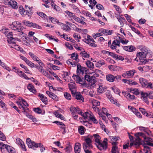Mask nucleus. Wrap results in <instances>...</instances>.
Here are the masks:
<instances>
[{
    "label": "nucleus",
    "instance_id": "f257e3e1",
    "mask_svg": "<svg viewBox=\"0 0 153 153\" xmlns=\"http://www.w3.org/2000/svg\"><path fill=\"white\" fill-rule=\"evenodd\" d=\"M21 24L19 22H14L11 25V28L13 30L19 32V35H22L24 34L23 32L24 29L23 27L21 26Z\"/></svg>",
    "mask_w": 153,
    "mask_h": 153
},
{
    "label": "nucleus",
    "instance_id": "f03ea898",
    "mask_svg": "<svg viewBox=\"0 0 153 153\" xmlns=\"http://www.w3.org/2000/svg\"><path fill=\"white\" fill-rule=\"evenodd\" d=\"M70 110L72 116L75 119H77L78 117L77 114H80L82 113L81 110L78 107L75 108L71 106L70 108Z\"/></svg>",
    "mask_w": 153,
    "mask_h": 153
},
{
    "label": "nucleus",
    "instance_id": "7ed1b4c3",
    "mask_svg": "<svg viewBox=\"0 0 153 153\" xmlns=\"http://www.w3.org/2000/svg\"><path fill=\"white\" fill-rule=\"evenodd\" d=\"M136 72V71L134 70H130L126 71L123 73L122 76L124 78H131L133 77L134 73Z\"/></svg>",
    "mask_w": 153,
    "mask_h": 153
},
{
    "label": "nucleus",
    "instance_id": "20e7f679",
    "mask_svg": "<svg viewBox=\"0 0 153 153\" xmlns=\"http://www.w3.org/2000/svg\"><path fill=\"white\" fill-rule=\"evenodd\" d=\"M107 139L104 138L102 142L101 141L100 143L96 144L97 148L101 151L105 150L107 148Z\"/></svg>",
    "mask_w": 153,
    "mask_h": 153
},
{
    "label": "nucleus",
    "instance_id": "39448f33",
    "mask_svg": "<svg viewBox=\"0 0 153 153\" xmlns=\"http://www.w3.org/2000/svg\"><path fill=\"white\" fill-rule=\"evenodd\" d=\"M135 136L136 138H140V137H143L144 138L145 142L150 141L153 142V139L150 137H147L146 135L141 132H138L135 134Z\"/></svg>",
    "mask_w": 153,
    "mask_h": 153
},
{
    "label": "nucleus",
    "instance_id": "423d86ee",
    "mask_svg": "<svg viewBox=\"0 0 153 153\" xmlns=\"http://www.w3.org/2000/svg\"><path fill=\"white\" fill-rule=\"evenodd\" d=\"M141 139L140 138H136V140L134 141H132L130 145V147L133 146L136 148H138L140 145H142L143 146V144H145L141 143Z\"/></svg>",
    "mask_w": 153,
    "mask_h": 153
},
{
    "label": "nucleus",
    "instance_id": "0eeeda50",
    "mask_svg": "<svg viewBox=\"0 0 153 153\" xmlns=\"http://www.w3.org/2000/svg\"><path fill=\"white\" fill-rule=\"evenodd\" d=\"M22 23L28 27H32L33 28L40 29V27L36 23H33L29 21L24 20Z\"/></svg>",
    "mask_w": 153,
    "mask_h": 153
},
{
    "label": "nucleus",
    "instance_id": "6e6552de",
    "mask_svg": "<svg viewBox=\"0 0 153 153\" xmlns=\"http://www.w3.org/2000/svg\"><path fill=\"white\" fill-rule=\"evenodd\" d=\"M102 73V72L101 70L97 69L92 70V72H90L89 74L91 75V77L94 78L98 77Z\"/></svg>",
    "mask_w": 153,
    "mask_h": 153
},
{
    "label": "nucleus",
    "instance_id": "1a4fd4ad",
    "mask_svg": "<svg viewBox=\"0 0 153 153\" xmlns=\"http://www.w3.org/2000/svg\"><path fill=\"white\" fill-rule=\"evenodd\" d=\"M39 64L40 65L39 66H36L35 67L44 75L48 76V72L43 68V67L45 66L44 64L43 63V65H42L41 64Z\"/></svg>",
    "mask_w": 153,
    "mask_h": 153
},
{
    "label": "nucleus",
    "instance_id": "9d476101",
    "mask_svg": "<svg viewBox=\"0 0 153 153\" xmlns=\"http://www.w3.org/2000/svg\"><path fill=\"white\" fill-rule=\"evenodd\" d=\"M98 31L102 34V35L105 36L111 35L113 33V30H110L108 29H105L104 28H100L98 30Z\"/></svg>",
    "mask_w": 153,
    "mask_h": 153
},
{
    "label": "nucleus",
    "instance_id": "9b49d317",
    "mask_svg": "<svg viewBox=\"0 0 153 153\" xmlns=\"http://www.w3.org/2000/svg\"><path fill=\"white\" fill-rule=\"evenodd\" d=\"M16 143L24 151H26V149L23 141L20 138H17L16 140Z\"/></svg>",
    "mask_w": 153,
    "mask_h": 153
},
{
    "label": "nucleus",
    "instance_id": "f8f14e48",
    "mask_svg": "<svg viewBox=\"0 0 153 153\" xmlns=\"http://www.w3.org/2000/svg\"><path fill=\"white\" fill-rule=\"evenodd\" d=\"M147 53H142L139 52L137 54V57H138L141 62H144L146 58Z\"/></svg>",
    "mask_w": 153,
    "mask_h": 153
},
{
    "label": "nucleus",
    "instance_id": "ddd939ff",
    "mask_svg": "<svg viewBox=\"0 0 153 153\" xmlns=\"http://www.w3.org/2000/svg\"><path fill=\"white\" fill-rule=\"evenodd\" d=\"M29 54L33 60L36 61L39 64H41L42 65H43V63L36 55L31 52H30L29 53Z\"/></svg>",
    "mask_w": 153,
    "mask_h": 153
},
{
    "label": "nucleus",
    "instance_id": "4468645a",
    "mask_svg": "<svg viewBox=\"0 0 153 153\" xmlns=\"http://www.w3.org/2000/svg\"><path fill=\"white\" fill-rule=\"evenodd\" d=\"M77 74L78 75L79 74H83L84 72L85 71V68L84 67H82L79 64H77Z\"/></svg>",
    "mask_w": 153,
    "mask_h": 153
},
{
    "label": "nucleus",
    "instance_id": "2eb2a0df",
    "mask_svg": "<svg viewBox=\"0 0 153 153\" xmlns=\"http://www.w3.org/2000/svg\"><path fill=\"white\" fill-rule=\"evenodd\" d=\"M69 88L72 94H74L76 92V84L75 83L70 82L68 84Z\"/></svg>",
    "mask_w": 153,
    "mask_h": 153
},
{
    "label": "nucleus",
    "instance_id": "dca6fc26",
    "mask_svg": "<svg viewBox=\"0 0 153 153\" xmlns=\"http://www.w3.org/2000/svg\"><path fill=\"white\" fill-rule=\"evenodd\" d=\"M137 48L140 50L142 53H150L149 49L146 46L143 45H139L137 47Z\"/></svg>",
    "mask_w": 153,
    "mask_h": 153
},
{
    "label": "nucleus",
    "instance_id": "f3484780",
    "mask_svg": "<svg viewBox=\"0 0 153 153\" xmlns=\"http://www.w3.org/2000/svg\"><path fill=\"white\" fill-rule=\"evenodd\" d=\"M139 128L140 130L144 131L148 136L150 137L152 136L151 131L148 128L141 126H139Z\"/></svg>",
    "mask_w": 153,
    "mask_h": 153
},
{
    "label": "nucleus",
    "instance_id": "a211bd4d",
    "mask_svg": "<svg viewBox=\"0 0 153 153\" xmlns=\"http://www.w3.org/2000/svg\"><path fill=\"white\" fill-rule=\"evenodd\" d=\"M93 137V136L91 135H89L87 136H86L85 137V143L88 144H89V146L90 147L91 145H92V139Z\"/></svg>",
    "mask_w": 153,
    "mask_h": 153
},
{
    "label": "nucleus",
    "instance_id": "6ab92c4d",
    "mask_svg": "<svg viewBox=\"0 0 153 153\" xmlns=\"http://www.w3.org/2000/svg\"><path fill=\"white\" fill-rule=\"evenodd\" d=\"M111 153H119V149L115 143H112Z\"/></svg>",
    "mask_w": 153,
    "mask_h": 153
},
{
    "label": "nucleus",
    "instance_id": "aec40b11",
    "mask_svg": "<svg viewBox=\"0 0 153 153\" xmlns=\"http://www.w3.org/2000/svg\"><path fill=\"white\" fill-rule=\"evenodd\" d=\"M46 92V94H47L51 98L54 100L56 101L58 100V97L57 96L54 94L49 91H47Z\"/></svg>",
    "mask_w": 153,
    "mask_h": 153
},
{
    "label": "nucleus",
    "instance_id": "412c9836",
    "mask_svg": "<svg viewBox=\"0 0 153 153\" xmlns=\"http://www.w3.org/2000/svg\"><path fill=\"white\" fill-rule=\"evenodd\" d=\"M38 96L40 97L41 101L45 105L48 103V100L47 98L45 95L42 94H39Z\"/></svg>",
    "mask_w": 153,
    "mask_h": 153
},
{
    "label": "nucleus",
    "instance_id": "4be33fe9",
    "mask_svg": "<svg viewBox=\"0 0 153 153\" xmlns=\"http://www.w3.org/2000/svg\"><path fill=\"white\" fill-rule=\"evenodd\" d=\"M75 153H80L81 150V146L79 143H77L75 144L74 148Z\"/></svg>",
    "mask_w": 153,
    "mask_h": 153
},
{
    "label": "nucleus",
    "instance_id": "5701e85b",
    "mask_svg": "<svg viewBox=\"0 0 153 153\" xmlns=\"http://www.w3.org/2000/svg\"><path fill=\"white\" fill-rule=\"evenodd\" d=\"M8 4L13 8L17 9L18 8V6L17 5L16 2L14 0H10L8 1Z\"/></svg>",
    "mask_w": 153,
    "mask_h": 153
},
{
    "label": "nucleus",
    "instance_id": "b1692460",
    "mask_svg": "<svg viewBox=\"0 0 153 153\" xmlns=\"http://www.w3.org/2000/svg\"><path fill=\"white\" fill-rule=\"evenodd\" d=\"M24 10V15H29L31 13V9L30 7L25 5Z\"/></svg>",
    "mask_w": 153,
    "mask_h": 153
},
{
    "label": "nucleus",
    "instance_id": "393cba45",
    "mask_svg": "<svg viewBox=\"0 0 153 153\" xmlns=\"http://www.w3.org/2000/svg\"><path fill=\"white\" fill-rule=\"evenodd\" d=\"M148 95V94H142L141 99L146 104L149 105V102L148 101V99L147 97Z\"/></svg>",
    "mask_w": 153,
    "mask_h": 153
},
{
    "label": "nucleus",
    "instance_id": "a878e982",
    "mask_svg": "<svg viewBox=\"0 0 153 153\" xmlns=\"http://www.w3.org/2000/svg\"><path fill=\"white\" fill-rule=\"evenodd\" d=\"M16 40L19 42L21 41L18 38H14L13 37L10 39H8L7 41L10 45H13L14 44H16L15 41Z\"/></svg>",
    "mask_w": 153,
    "mask_h": 153
},
{
    "label": "nucleus",
    "instance_id": "bb28decb",
    "mask_svg": "<svg viewBox=\"0 0 153 153\" xmlns=\"http://www.w3.org/2000/svg\"><path fill=\"white\" fill-rule=\"evenodd\" d=\"M92 113L90 111L85 112L84 113L82 112V114H80L85 119H90L91 115Z\"/></svg>",
    "mask_w": 153,
    "mask_h": 153
},
{
    "label": "nucleus",
    "instance_id": "cd10ccee",
    "mask_svg": "<svg viewBox=\"0 0 153 153\" xmlns=\"http://www.w3.org/2000/svg\"><path fill=\"white\" fill-rule=\"evenodd\" d=\"M75 98L79 102H82L84 101V99L80 93H76Z\"/></svg>",
    "mask_w": 153,
    "mask_h": 153
},
{
    "label": "nucleus",
    "instance_id": "c85d7f7f",
    "mask_svg": "<svg viewBox=\"0 0 153 153\" xmlns=\"http://www.w3.org/2000/svg\"><path fill=\"white\" fill-rule=\"evenodd\" d=\"M94 137L95 141L96 143V144H98L102 141L101 140L100 136L98 134H94L93 135Z\"/></svg>",
    "mask_w": 153,
    "mask_h": 153
},
{
    "label": "nucleus",
    "instance_id": "c756f323",
    "mask_svg": "<svg viewBox=\"0 0 153 153\" xmlns=\"http://www.w3.org/2000/svg\"><path fill=\"white\" fill-rule=\"evenodd\" d=\"M106 78L107 80L110 82H113L114 81V76L111 74L106 75Z\"/></svg>",
    "mask_w": 153,
    "mask_h": 153
},
{
    "label": "nucleus",
    "instance_id": "7c9ffc66",
    "mask_svg": "<svg viewBox=\"0 0 153 153\" xmlns=\"http://www.w3.org/2000/svg\"><path fill=\"white\" fill-rule=\"evenodd\" d=\"M16 72L18 75L21 77L23 78L26 79H29V78L22 71H17Z\"/></svg>",
    "mask_w": 153,
    "mask_h": 153
},
{
    "label": "nucleus",
    "instance_id": "2f4dec72",
    "mask_svg": "<svg viewBox=\"0 0 153 153\" xmlns=\"http://www.w3.org/2000/svg\"><path fill=\"white\" fill-rule=\"evenodd\" d=\"M59 25L61 26L62 29L65 30L69 31L71 30L70 27L65 24L61 22Z\"/></svg>",
    "mask_w": 153,
    "mask_h": 153
},
{
    "label": "nucleus",
    "instance_id": "473e14b6",
    "mask_svg": "<svg viewBox=\"0 0 153 153\" xmlns=\"http://www.w3.org/2000/svg\"><path fill=\"white\" fill-rule=\"evenodd\" d=\"M106 88L104 85L100 84L99 87L97 88V91L98 92L102 93L104 92Z\"/></svg>",
    "mask_w": 153,
    "mask_h": 153
},
{
    "label": "nucleus",
    "instance_id": "72a5a7b5",
    "mask_svg": "<svg viewBox=\"0 0 153 153\" xmlns=\"http://www.w3.org/2000/svg\"><path fill=\"white\" fill-rule=\"evenodd\" d=\"M0 65L4 68L9 71H10L11 70V68H10L5 63L2 62L1 60L0 62Z\"/></svg>",
    "mask_w": 153,
    "mask_h": 153
},
{
    "label": "nucleus",
    "instance_id": "f704fd0d",
    "mask_svg": "<svg viewBox=\"0 0 153 153\" xmlns=\"http://www.w3.org/2000/svg\"><path fill=\"white\" fill-rule=\"evenodd\" d=\"M139 80L141 85L144 87L147 85V83L148 82V80L142 77L140 78Z\"/></svg>",
    "mask_w": 153,
    "mask_h": 153
},
{
    "label": "nucleus",
    "instance_id": "c9c22d12",
    "mask_svg": "<svg viewBox=\"0 0 153 153\" xmlns=\"http://www.w3.org/2000/svg\"><path fill=\"white\" fill-rule=\"evenodd\" d=\"M109 138L112 142V143H116V145H117L118 143L116 142L118 140L120 139V137L117 136L110 137H109Z\"/></svg>",
    "mask_w": 153,
    "mask_h": 153
},
{
    "label": "nucleus",
    "instance_id": "e433bc0d",
    "mask_svg": "<svg viewBox=\"0 0 153 153\" xmlns=\"http://www.w3.org/2000/svg\"><path fill=\"white\" fill-rule=\"evenodd\" d=\"M143 150L145 153H152L150 151V148L147 146L145 144H143Z\"/></svg>",
    "mask_w": 153,
    "mask_h": 153
},
{
    "label": "nucleus",
    "instance_id": "4c0bfd02",
    "mask_svg": "<svg viewBox=\"0 0 153 153\" xmlns=\"http://www.w3.org/2000/svg\"><path fill=\"white\" fill-rule=\"evenodd\" d=\"M27 88L31 92L35 93L36 92V91L34 86L31 84H29L27 86Z\"/></svg>",
    "mask_w": 153,
    "mask_h": 153
},
{
    "label": "nucleus",
    "instance_id": "58836bf2",
    "mask_svg": "<svg viewBox=\"0 0 153 153\" xmlns=\"http://www.w3.org/2000/svg\"><path fill=\"white\" fill-rule=\"evenodd\" d=\"M123 49L129 52H131L135 50L134 47L132 45L124 47Z\"/></svg>",
    "mask_w": 153,
    "mask_h": 153
},
{
    "label": "nucleus",
    "instance_id": "ea45409f",
    "mask_svg": "<svg viewBox=\"0 0 153 153\" xmlns=\"http://www.w3.org/2000/svg\"><path fill=\"white\" fill-rule=\"evenodd\" d=\"M53 114L55 115L56 117L57 118H60L61 120H64V117L61 114H59L58 111L57 110L54 112Z\"/></svg>",
    "mask_w": 153,
    "mask_h": 153
},
{
    "label": "nucleus",
    "instance_id": "a19ab883",
    "mask_svg": "<svg viewBox=\"0 0 153 153\" xmlns=\"http://www.w3.org/2000/svg\"><path fill=\"white\" fill-rule=\"evenodd\" d=\"M78 55L76 53H74L71 54V58L76 61H79V60L78 59Z\"/></svg>",
    "mask_w": 153,
    "mask_h": 153
},
{
    "label": "nucleus",
    "instance_id": "79ce46f5",
    "mask_svg": "<svg viewBox=\"0 0 153 153\" xmlns=\"http://www.w3.org/2000/svg\"><path fill=\"white\" fill-rule=\"evenodd\" d=\"M9 46H10L11 48H13L17 51H20L21 52L23 51V50L19 45H16V44L13 45H10Z\"/></svg>",
    "mask_w": 153,
    "mask_h": 153
},
{
    "label": "nucleus",
    "instance_id": "37998d69",
    "mask_svg": "<svg viewBox=\"0 0 153 153\" xmlns=\"http://www.w3.org/2000/svg\"><path fill=\"white\" fill-rule=\"evenodd\" d=\"M105 64V61L103 60L102 59L99 60L96 64V66L97 67L99 68Z\"/></svg>",
    "mask_w": 153,
    "mask_h": 153
},
{
    "label": "nucleus",
    "instance_id": "c03bdc74",
    "mask_svg": "<svg viewBox=\"0 0 153 153\" xmlns=\"http://www.w3.org/2000/svg\"><path fill=\"white\" fill-rule=\"evenodd\" d=\"M27 145L29 148H32L34 147L35 148H37L38 146L37 143H36L34 141H31V142L28 143Z\"/></svg>",
    "mask_w": 153,
    "mask_h": 153
},
{
    "label": "nucleus",
    "instance_id": "a18cd8bd",
    "mask_svg": "<svg viewBox=\"0 0 153 153\" xmlns=\"http://www.w3.org/2000/svg\"><path fill=\"white\" fill-rule=\"evenodd\" d=\"M85 129L82 126H79L78 127V131L79 133L81 135L84 134Z\"/></svg>",
    "mask_w": 153,
    "mask_h": 153
},
{
    "label": "nucleus",
    "instance_id": "49530a36",
    "mask_svg": "<svg viewBox=\"0 0 153 153\" xmlns=\"http://www.w3.org/2000/svg\"><path fill=\"white\" fill-rule=\"evenodd\" d=\"M6 149L9 153H16L14 149L9 145H7Z\"/></svg>",
    "mask_w": 153,
    "mask_h": 153
},
{
    "label": "nucleus",
    "instance_id": "de8ad7c7",
    "mask_svg": "<svg viewBox=\"0 0 153 153\" xmlns=\"http://www.w3.org/2000/svg\"><path fill=\"white\" fill-rule=\"evenodd\" d=\"M73 19H74L77 22L80 23L83 25H85L86 24V23L83 21V20L80 19V18L77 17L76 16L74 17V18Z\"/></svg>",
    "mask_w": 153,
    "mask_h": 153
},
{
    "label": "nucleus",
    "instance_id": "09e8293b",
    "mask_svg": "<svg viewBox=\"0 0 153 153\" xmlns=\"http://www.w3.org/2000/svg\"><path fill=\"white\" fill-rule=\"evenodd\" d=\"M3 33L9 39H10L13 37V33L11 32L8 33V32H6V31H3Z\"/></svg>",
    "mask_w": 153,
    "mask_h": 153
},
{
    "label": "nucleus",
    "instance_id": "8fccbe9b",
    "mask_svg": "<svg viewBox=\"0 0 153 153\" xmlns=\"http://www.w3.org/2000/svg\"><path fill=\"white\" fill-rule=\"evenodd\" d=\"M86 64L88 67L89 68L93 69L94 68V64L89 61H87L86 62Z\"/></svg>",
    "mask_w": 153,
    "mask_h": 153
},
{
    "label": "nucleus",
    "instance_id": "3c124183",
    "mask_svg": "<svg viewBox=\"0 0 153 153\" xmlns=\"http://www.w3.org/2000/svg\"><path fill=\"white\" fill-rule=\"evenodd\" d=\"M26 115L29 119L31 120L34 122H36L37 121L36 119L32 115L26 113Z\"/></svg>",
    "mask_w": 153,
    "mask_h": 153
},
{
    "label": "nucleus",
    "instance_id": "603ef678",
    "mask_svg": "<svg viewBox=\"0 0 153 153\" xmlns=\"http://www.w3.org/2000/svg\"><path fill=\"white\" fill-rule=\"evenodd\" d=\"M89 2L90 4H89V6L92 9H93V7L95 6L96 4L97 3L95 0H90Z\"/></svg>",
    "mask_w": 153,
    "mask_h": 153
},
{
    "label": "nucleus",
    "instance_id": "864d4df0",
    "mask_svg": "<svg viewBox=\"0 0 153 153\" xmlns=\"http://www.w3.org/2000/svg\"><path fill=\"white\" fill-rule=\"evenodd\" d=\"M49 18L52 23L54 24L56 23L57 24L59 25V23H61L59 22V21L56 19L54 18L51 16L49 17Z\"/></svg>",
    "mask_w": 153,
    "mask_h": 153
},
{
    "label": "nucleus",
    "instance_id": "5fc2aeb1",
    "mask_svg": "<svg viewBox=\"0 0 153 153\" xmlns=\"http://www.w3.org/2000/svg\"><path fill=\"white\" fill-rule=\"evenodd\" d=\"M89 85L91 87H93L95 85L96 80L94 79H90V81L89 82Z\"/></svg>",
    "mask_w": 153,
    "mask_h": 153
},
{
    "label": "nucleus",
    "instance_id": "6e6d98bb",
    "mask_svg": "<svg viewBox=\"0 0 153 153\" xmlns=\"http://www.w3.org/2000/svg\"><path fill=\"white\" fill-rule=\"evenodd\" d=\"M89 119L94 123L97 124L98 123V121L96 119L93 114H92L91 115Z\"/></svg>",
    "mask_w": 153,
    "mask_h": 153
},
{
    "label": "nucleus",
    "instance_id": "4d7b16f0",
    "mask_svg": "<svg viewBox=\"0 0 153 153\" xmlns=\"http://www.w3.org/2000/svg\"><path fill=\"white\" fill-rule=\"evenodd\" d=\"M79 61H74L72 62L71 61V59H68L67 61V63L68 64H71V65H72L73 66H75L77 64V63Z\"/></svg>",
    "mask_w": 153,
    "mask_h": 153
},
{
    "label": "nucleus",
    "instance_id": "13d9d810",
    "mask_svg": "<svg viewBox=\"0 0 153 153\" xmlns=\"http://www.w3.org/2000/svg\"><path fill=\"white\" fill-rule=\"evenodd\" d=\"M84 51V52L80 53V54L81 55L82 57L85 59V58L86 59L88 58L89 57V55L85 52V51Z\"/></svg>",
    "mask_w": 153,
    "mask_h": 153
},
{
    "label": "nucleus",
    "instance_id": "bf43d9fd",
    "mask_svg": "<svg viewBox=\"0 0 153 153\" xmlns=\"http://www.w3.org/2000/svg\"><path fill=\"white\" fill-rule=\"evenodd\" d=\"M7 146V145H5L3 143L0 142V148L2 152H3V150L5 149H6Z\"/></svg>",
    "mask_w": 153,
    "mask_h": 153
},
{
    "label": "nucleus",
    "instance_id": "052dcab7",
    "mask_svg": "<svg viewBox=\"0 0 153 153\" xmlns=\"http://www.w3.org/2000/svg\"><path fill=\"white\" fill-rule=\"evenodd\" d=\"M73 77L74 79L76 81V82L78 83V82H81L80 80H81V78L80 76H79L78 75H74L73 76Z\"/></svg>",
    "mask_w": 153,
    "mask_h": 153
},
{
    "label": "nucleus",
    "instance_id": "680f3d73",
    "mask_svg": "<svg viewBox=\"0 0 153 153\" xmlns=\"http://www.w3.org/2000/svg\"><path fill=\"white\" fill-rule=\"evenodd\" d=\"M130 92L136 95H138L140 94L139 90L137 88L131 89L130 90Z\"/></svg>",
    "mask_w": 153,
    "mask_h": 153
},
{
    "label": "nucleus",
    "instance_id": "e2e57ef3",
    "mask_svg": "<svg viewBox=\"0 0 153 153\" xmlns=\"http://www.w3.org/2000/svg\"><path fill=\"white\" fill-rule=\"evenodd\" d=\"M83 148L84 149H90L92 148V146L91 145V146H90L89 144L86 143H84L83 145Z\"/></svg>",
    "mask_w": 153,
    "mask_h": 153
},
{
    "label": "nucleus",
    "instance_id": "0e129e2a",
    "mask_svg": "<svg viewBox=\"0 0 153 153\" xmlns=\"http://www.w3.org/2000/svg\"><path fill=\"white\" fill-rule=\"evenodd\" d=\"M37 148L39 147L40 149V151L41 152H43L45 150V149L44 147H43V145L41 143H37Z\"/></svg>",
    "mask_w": 153,
    "mask_h": 153
},
{
    "label": "nucleus",
    "instance_id": "69168bd1",
    "mask_svg": "<svg viewBox=\"0 0 153 153\" xmlns=\"http://www.w3.org/2000/svg\"><path fill=\"white\" fill-rule=\"evenodd\" d=\"M65 149L66 153H70L72 150V147L71 146L69 145L67 146Z\"/></svg>",
    "mask_w": 153,
    "mask_h": 153
},
{
    "label": "nucleus",
    "instance_id": "338daca9",
    "mask_svg": "<svg viewBox=\"0 0 153 153\" xmlns=\"http://www.w3.org/2000/svg\"><path fill=\"white\" fill-rule=\"evenodd\" d=\"M65 13H66L69 16L71 19V20L73 19L74 18V17H75V16L74 13H73L70 12L69 11H65Z\"/></svg>",
    "mask_w": 153,
    "mask_h": 153
},
{
    "label": "nucleus",
    "instance_id": "774afa93",
    "mask_svg": "<svg viewBox=\"0 0 153 153\" xmlns=\"http://www.w3.org/2000/svg\"><path fill=\"white\" fill-rule=\"evenodd\" d=\"M64 96L65 98L68 100H70L71 99V94L67 92L64 93Z\"/></svg>",
    "mask_w": 153,
    "mask_h": 153
}]
</instances>
